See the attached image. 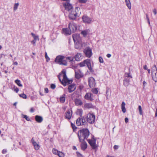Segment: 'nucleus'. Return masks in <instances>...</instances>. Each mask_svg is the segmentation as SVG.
Instances as JSON below:
<instances>
[{
  "mask_svg": "<svg viewBox=\"0 0 157 157\" xmlns=\"http://www.w3.org/2000/svg\"><path fill=\"white\" fill-rule=\"evenodd\" d=\"M95 119V117L94 114L89 113L86 116L80 117L76 120V124L79 126L81 125H84L86 128L87 127V122L90 124H93Z\"/></svg>",
  "mask_w": 157,
  "mask_h": 157,
  "instance_id": "1",
  "label": "nucleus"
},
{
  "mask_svg": "<svg viewBox=\"0 0 157 157\" xmlns=\"http://www.w3.org/2000/svg\"><path fill=\"white\" fill-rule=\"evenodd\" d=\"M153 12L155 15L156 14L157 12H156V9H154V10H153Z\"/></svg>",
  "mask_w": 157,
  "mask_h": 157,
  "instance_id": "58",
  "label": "nucleus"
},
{
  "mask_svg": "<svg viewBox=\"0 0 157 157\" xmlns=\"http://www.w3.org/2000/svg\"><path fill=\"white\" fill-rule=\"evenodd\" d=\"M76 86L75 84H70L68 85V91L69 93H71L74 91L76 89Z\"/></svg>",
  "mask_w": 157,
  "mask_h": 157,
  "instance_id": "14",
  "label": "nucleus"
},
{
  "mask_svg": "<svg viewBox=\"0 0 157 157\" xmlns=\"http://www.w3.org/2000/svg\"><path fill=\"white\" fill-rule=\"evenodd\" d=\"M76 154L78 157H84L78 151H77Z\"/></svg>",
  "mask_w": 157,
  "mask_h": 157,
  "instance_id": "46",
  "label": "nucleus"
},
{
  "mask_svg": "<svg viewBox=\"0 0 157 157\" xmlns=\"http://www.w3.org/2000/svg\"><path fill=\"white\" fill-rule=\"evenodd\" d=\"M84 52L86 56L90 58L92 55V49L89 47H87L84 50Z\"/></svg>",
  "mask_w": 157,
  "mask_h": 157,
  "instance_id": "7",
  "label": "nucleus"
},
{
  "mask_svg": "<svg viewBox=\"0 0 157 157\" xmlns=\"http://www.w3.org/2000/svg\"><path fill=\"white\" fill-rule=\"evenodd\" d=\"M89 85L90 88L95 87V81L94 78L91 77L88 79Z\"/></svg>",
  "mask_w": 157,
  "mask_h": 157,
  "instance_id": "11",
  "label": "nucleus"
},
{
  "mask_svg": "<svg viewBox=\"0 0 157 157\" xmlns=\"http://www.w3.org/2000/svg\"><path fill=\"white\" fill-rule=\"evenodd\" d=\"M91 91L92 93L96 94L98 93V90L97 88H94L92 89Z\"/></svg>",
  "mask_w": 157,
  "mask_h": 157,
  "instance_id": "40",
  "label": "nucleus"
},
{
  "mask_svg": "<svg viewBox=\"0 0 157 157\" xmlns=\"http://www.w3.org/2000/svg\"><path fill=\"white\" fill-rule=\"evenodd\" d=\"M7 150L6 149H3L2 151V153L3 154H5L7 152Z\"/></svg>",
  "mask_w": 157,
  "mask_h": 157,
  "instance_id": "50",
  "label": "nucleus"
},
{
  "mask_svg": "<svg viewBox=\"0 0 157 157\" xmlns=\"http://www.w3.org/2000/svg\"><path fill=\"white\" fill-rule=\"evenodd\" d=\"M125 121L126 123H127L128 121V119L127 117L125 118Z\"/></svg>",
  "mask_w": 157,
  "mask_h": 157,
  "instance_id": "59",
  "label": "nucleus"
},
{
  "mask_svg": "<svg viewBox=\"0 0 157 157\" xmlns=\"http://www.w3.org/2000/svg\"><path fill=\"white\" fill-rule=\"evenodd\" d=\"M63 6L65 10L68 11H70L74 9L72 5L69 2H66L63 3Z\"/></svg>",
  "mask_w": 157,
  "mask_h": 157,
  "instance_id": "9",
  "label": "nucleus"
},
{
  "mask_svg": "<svg viewBox=\"0 0 157 157\" xmlns=\"http://www.w3.org/2000/svg\"><path fill=\"white\" fill-rule=\"evenodd\" d=\"M130 82V78H124L123 80V84L125 86H127L129 85Z\"/></svg>",
  "mask_w": 157,
  "mask_h": 157,
  "instance_id": "21",
  "label": "nucleus"
},
{
  "mask_svg": "<svg viewBox=\"0 0 157 157\" xmlns=\"http://www.w3.org/2000/svg\"><path fill=\"white\" fill-rule=\"evenodd\" d=\"M63 33L67 35H70L71 34V31L69 28H63L62 29Z\"/></svg>",
  "mask_w": 157,
  "mask_h": 157,
  "instance_id": "18",
  "label": "nucleus"
},
{
  "mask_svg": "<svg viewBox=\"0 0 157 157\" xmlns=\"http://www.w3.org/2000/svg\"><path fill=\"white\" fill-rule=\"evenodd\" d=\"M62 75V74H61V73H60L59 74V75H58V78L59 80V81L61 83V82H62V81L61 79H60V75Z\"/></svg>",
  "mask_w": 157,
  "mask_h": 157,
  "instance_id": "53",
  "label": "nucleus"
},
{
  "mask_svg": "<svg viewBox=\"0 0 157 157\" xmlns=\"http://www.w3.org/2000/svg\"><path fill=\"white\" fill-rule=\"evenodd\" d=\"M75 105L77 106L81 105L82 104V103L81 100L78 98L75 99Z\"/></svg>",
  "mask_w": 157,
  "mask_h": 157,
  "instance_id": "27",
  "label": "nucleus"
},
{
  "mask_svg": "<svg viewBox=\"0 0 157 157\" xmlns=\"http://www.w3.org/2000/svg\"><path fill=\"white\" fill-rule=\"evenodd\" d=\"M65 94H63L62 96L60 97L59 98V101L60 102L63 103L65 102Z\"/></svg>",
  "mask_w": 157,
  "mask_h": 157,
  "instance_id": "28",
  "label": "nucleus"
},
{
  "mask_svg": "<svg viewBox=\"0 0 157 157\" xmlns=\"http://www.w3.org/2000/svg\"><path fill=\"white\" fill-rule=\"evenodd\" d=\"M82 18L83 22L86 23L90 24L92 21V18L85 14L83 15Z\"/></svg>",
  "mask_w": 157,
  "mask_h": 157,
  "instance_id": "10",
  "label": "nucleus"
},
{
  "mask_svg": "<svg viewBox=\"0 0 157 157\" xmlns=\"http://www.w3.org/2000/svg\"><path fill=\"white\" fill-rule=\"evenodd\" d=\"M35 119L37 122L39 123H41L43 120V117L39 115H36L35 116Z\"/></svg>",
  "mask_w": 157,
  "mask_h": 157,
  "instance_id": "25",
  "label": "nucleus"
},
{
  "mask_svg": "<svg viewBox=\"0 0 157 157\" xmlns=\"http://www.w3.org/2000/svg\"><path fill=\"white\" fill-rule=\"evenodd\" d=\"M88 32V31L87 30H85L82 31L81 32V33L82 34L84 37H85L87 35V33Z\"/></svg>",
  "mask_w": 157,
  "mask_h": 157,
  "instance_id": "34",
  "label": "nucleus"
},
{
  "mask_svg": "<svg viewBox=\"0 0 157 157\" xmlns=\"http://www.w3.org/2000/svg\"><path fill=\"white\" fill-rule=\"evenodd\" d=\"M72 37L74 42L82 41L79 34H75L73 35Z\"/></svg>",
  "mask_w": 157,
  "mask_h": 157,
  "instance_id": "13",
  "label": "nucleus"
},
{
  "mask_svg": "<svg viewBox=\"0 0 157 157\" xmlns=\"http://www.w3.org/2000/svg\"><path fill=\"white\" fill-rule=\"evenodd\" d=\"M73 149L75 150H77V149L75 146H73Z\"/></svg>",
  "mask_w": 157,
  "mask_h": 157,
  "instance_id": "63",
  "label": "nucleus"
},
{
  "mask_svg": "<svg viewBox=\"0 0 157 157\" xmlns=\"http://www.w3.org/2000/svg\"><path fill=\"white\" fill-rule=\"evenodd\" d=\"M71 126L73 131H74L77 128V127L75 126V124L72 122H71Z\"/></svg>",
  "mask_w": 157,
  "mask_h": 157,
  "instance_id": "44",
  "label": "nucleus"
},
{
  "mask_svg": "<svg viewBox=\"0 0 157 157\" xmlns=\"http://www.w3.org/2000/svg\"><path fill=\"white\" fill-rule=\"evenodd\" d=\"M44 92L45 93H47L48 92V89L47 88H45L44 89Z\"/></svg>",
  "mask_w": 157,
  "mask_h": 157,
  "instance_id": "55",
  "label": "nucleus"
},
{
  "mask_svg": "<svg viewBox=\"0 0 157 157\" xmlns=\"http://www.w3.org/2000/svg\"><path fill=\"white\" fill-rule=\"evenodd\" d=\"M68 28H70L71 32H72L75 31L77 29L75 24L73 21L70 22L68 25Z\"/></svg>",
  "mask_w": 157,
  "mask_h": 157,
  "instance_id": "8",
  "label": "nucleus"
},
{
  "mask_svg": "<svg viewBox=\"0 0 157 157\" xmlns=\"http://www.w3.org/2000/svg\"><path fill=\"white\" fill-rule=\"evenodd\" d=\"M146 19H147V20H149V19L148 14H146Z\"/></svg>",
  "mask_w": 157,
  "mask_h": 157,
  "instance_id": "62",
  "label": "nucleus"
},
{
  "mask_svg": "<svg viewBox=\"0 0 157 157\" xmlns=\"http://www.w3.org/2000/svg\"><path fill=\"white\" fill-rule=\"evenodd\" d=\"M93 95V94L91 93H87L85 95L84 98L86 100H88L91 101L94 100L92 98Z\"/></svg>",
  "mask_w": 157,
  "mask_h": 157,
  "instance_id": "15",
  "label": "nucleus"
},
{
  "mask_svg": "<svg viewBox=\"0 0 157 157\" xmlns=\"http://www.w3.org/2000/svg\"><path fill=\"white\" fill-rule=\"evenodd\" d=\"M19 96L20 97H21L24 99H26L27 98L26 95L24 93H23L21 94H19Z\"/></svg>",
  "mask_w": 157,
  "mask_h": 157,
  "instance_id": "41",
  "label": "nucleus"
},
{
  "mask_svg": "<svg viewBox=\"0 0 157 157\" xmlns=\"http://www.w3.org/2000/svg\"><path fill=\"white\" fill-rule=\"evenodd\" d=\"M111 55L110 54H108L106 55V56L108 58H110L111 57Z\"/></svg>",
  "mask_w": 157,
  "mask_h": 157,
  "instance_id": "60",
  "label": "nucleus"
},
{
  "mask_svg": "<svg viewBox=\"0 0 157 157\" xmlns=\"http://www.w3.org/2000/svg\"><path fill=\"white\" fill-rule=\"evenodd\" d=\"M125 2L126 3V5L129 9H131V5L130 0H125Z\"/></svg>",
  "mask_w": 157,
  "mask_h": 157,
  "instance_id": "30",
  "label": "nucleus"
},
{
  "mask_svg": "<svg viewBox=\"0 0 157 157\" xmlns=\"http://www.w3.org/2000/svg\"><path fill=\"white\" fill-rule=\"evenodd\" d=\"M124 78H132V77L130 72L125 73L124 75Z\"/></svg>",
  "mask_w": 157,
  "mask_h": 157,
  "instance_id": "31",
  "label": "nucleus"
},
{
  "mask_svg": "<svg viewBox=\"0 0 157 157\" xmlns=\"http://www.w3.org/2000/svg\"><path fill=\"white\" fill-rule=\"evenodd\" d=\"M45 58L46 59V60L47 62H48L50 60V58L48 57L47 53L46 52L45 53Z\"/></svg>",
  "mask_w": 157,
  "mask_h": 157,
  "instance_id": "45",
  "label": "nucleus"
},
{
  "mask_svg": "<svg viewBox=\"0 0 157 157\" xmlns=\"http://www.w3.org/2000/svg\"><path fill=\"white\" fill-rule=\"evenodd\" d=\"M82 56V54L81 53H77L75 56V59L77 61H79L82 58L81 57Z\"/></svg>",
  "mask_w": 157,
  "mask_h": 157,
  "instance_id": "24",
  "label": "nucleus"
},
{
  "mask_svg": "<svg viewBox=\"0 0 157 157\" xmlns=\"http://www.w3.org/2000/svg\"><path fill=\"white\" fill-rule=\"evenodd\" d=\"M30 111L31 112L33 113L34 111V110L33 108H31L30 110Z\"/></svg>",
  "mask_w": 157,
  "mask_h": 157,
  "instance_id": "61",
  "label": "nucleus"
},
{
  "mask_svg": "<svg viewBox=\"0 0 157 157\" xmlns=\"http://www.w3.org/2000/svg\"><path fill=\"white\" fill-rule=\"evenodd\" d=\"M86 64L87 67L90 72L92 73L94 72V71L91 67L90 61L89 59L85 60L79 63V65L80 67H84L85 66Z\"/></svg>",
  "mask_w": 157,
  "mask_h": 157,
  "instance_id": "5",
  "label": "nucleus"
},
{
  "mask_svg": "<svg viewBox=\"0 0 157 157\" xmlns=\"http://www.w3.org/2000/svg\"><path fill=\"white\" fill-rule=\"evenodd\" d=\"M89 135L90 132L87 128L81 129L78 132V136L80 142H82L85 139H88Z\"/></svg>",
  "mask_w": 157,
  "mask_h": 157,
  "instance_id": "2",
  "label": "nucleus"
},
{
  "mask_svg": "<svg viewBox=\"0 0 157 157\" xmlns=\"http://www.w3.org/2000/svg\"><path fill=\"white\" fill-rule=\"evenodd\" d=\"M34 40L36 41L37 40H39L38 36L35 35L33 37Z\"/></svg>",
  "mask_w": 157,
  "mask_h": 157,
  "instance_id": "51",
  "label": "nucleus"
},
{
  "mask_svg": "<svg viewBox=\"0 0 157 157\" xmlns=\"http://www.w3.org/2000/svg\"><path fill=\"white\" fill-rule=\"evenodd\" d=\"M99 61L101 63H103L104 61L102 57L100 56L99 57Z\"/></svg>",
  "mask_w": 157,
  "mask_h": 157,
  "instance_id": "47",
  "label": "nucleus"
},
{
  "mask_svg": "<svg viewBox=\"0 0 157 157\" xmlns=\"http://www.w3.org/2000/svg\"><path fill=\"white\" fill-rule=\"evenodd\" d=\"M59 157H64V154L62 152L59 151L57 155Z\"/></svg>",
  "mask_w": 157,
  "mask_h": 157,
  "instance_id": "36",
  "label": "nucleus"
},
{
  "mask_svg": "<svg viewBox=\"0 0 157 157\" xmlns=\"http://www.w3.org/2000/svg\"><path fill=\"white\" fill-rule=\"evenodd\" d=\"M157 71V68L155 65H154L151 67V73Z\"/></svg>",
  "mask_w": 157,
  "mask_h": 157,
  "instance_id": "32",
  "label": "nucleus"
},
{
  "mask_svg": "<svg viewBox=\"0 0 157 157\" xmlns=\"http://www.w3.org/2000/svg\"><path fill=\"white\" fill-rule=\"evenodd\" d=\"M138 109L139 112L140 114L141 115H143V113L142 111L141 107L140 105L139 106Z\"/></svg>",
  "mask_w": 157,
  "mask_h": 157,
  "instance_id": "37",
  "label": "nucleus"
},
{
  "mask_svg": "<svg viewBox=\"0 0 157 157\" xmlns=\"http://www.w3.org/2000/svg\"><path fill=\"white\" fill-rule=\"evenodd\" d=\"M52 152L55 155H57L58 153L59 152V151L57 150L56 149H55L53 148L52 149Z\"/></svg>",
  "mask_w": 157,
  "mask_h": 157,
  "instance_id": "42",
  "label": "nucleus"
},
{
  "mask_svg": "<svg viewBox=\"0 0 157 157\" xmlns=\"http://www.w3.org/2000/svg\"><path fill=\"white\" fill-rule=\"evenodd\" d=\"M84 107L85 108L91 109L94 108V106L91 103H86L84 105Z\"/></svg>",
  "mask_w": 157,
  "mask_h": 157,
  "instance_id": "23",
  "label": "nucleus"
},
{
  "mask_svg": "<svg viewBox=\"0 0 157 157\" xmlns=\"http://www.w3.org/2000/svg\"><path fill=\"white\" fill-rule=\"evenodd\" d=\"M119 148V146L118 145H115L113 147V148L114 150H116Z\"/></svg>",
  "mask_w": 157,
  "mask_h": 157,
  "instance_id": "52",
  "label": "nucleus"
},
{
  "mask_svg": "<svg viewBox=\"0 0 157 157\" xmlns=\"http://www.w3.org/2000/svg\"><path fill=\"white\" fill-rule=\"evenodd\" d=\"M75 77L77 79H79L83 76V75L82 74L81 71L80 70L78 71H75Z\"/></svg>",
  "mask_w": 157,
  "mask_h": 157,
  "instance_id": "17",
  "label": "nucleus"
},
{
  "mask_svg": "<svg viewBox=\"0 0 157 157\" xmlns=\"http://www.w3.org/2000/svg\"><path fill=\"white\" fill-rule=\"evenodd\" d=\"M87 2V0H79V2L81 3H85Z\"/></svg>",
  "mask_w": 157,
  "mask_h": 157,
  "instance_id": "49",
  "label": "nucleus"
},
{
  "mask_svg": "<svg viewBox=\"0 0 157 157\" xmlns=\"http://www.w3.org/2000/svg\"><path fill=\"white\" fill-rule=\"evenodd\" d=\"M65 57L63 56L59 55L57 56L55 59V62L58 63L60 64V63L64 58Z\"/></svg>",
  "mask_w": 157,
  "mask_h": 157,
  "instance_id": "16",
  "label": "nucleus"
},
{
  "mask_svg": "<svg viewBox=\"0 0 157 157\" xmlns=\"http://www.w3.org/2000/svg\"><path fill=\"white\" fill-rule=\"evenodd\" d=\"M152 80L155 82H157V71L151 73Z\"/></svg>",
  "mask_w": 157,
  "mask_h": 157,
  "instance_id": "26",
  "label": "nucleus"
},
{
  "mask_svg": "<svg viewBox=\"0 0 157 157\" xmlns=\"http://www.w3.org/2000/svg\"><path fill=\"white\" fill-rule=\"evenodd\" d=\"M81 142L82 143L81 145V148L82 150L84 151L87 148V144L85 140Z\"/></svg>",
  "mask_w": 157,
  "mask_h": 157,
  "instance_id": "22",
  "label": "nucleus"
},
{
  "mask_svg": "<svg viewBox=\"0 0 157 157\" xmlns=\"http://www.w3.org/2000/svg\"><path fill=\"white\" fill-rule=\"evenodd\" d=\"M79 8L77 7L71 10L69 14V19L72 20H75L77 17H78L81 13L79 11Z\"/></svg>",
  "mask_w": 157,
  "mask_h": 157,
  "instance_id": "3",
  "label": "nucleus"
},
{
  "mask_svg": "<svg viewBox=\"0 0 157 157\" xmlns=\"http://www.w3.org/2000/svg\"><path fill=\"white\" fill-rule=\"evenodd\" d=\"M31 142L34 147L35 149L36 150H38L40 148V146L35 141L33 138L31 140Z\"/></svg>",
  "mask_w": 157,
  "mask_h": 157,
  "instance_id": "20",
  "label": "nucleus"
},
{
  "mask_svg": "<svg viewBox=\"0 0 157 157\" xmlns=\"http://www.w3.org/2000/svg\"><path fill=\"white\" fill-rule=\"evenodd\" d=\"M87 140L93 149H95L98 147V146L96 144V139H94L93 140L88 139H87Z\"/></svg>",
  "mask_w": 157,
  "mask_h": 157,
  "instance_id": "6",
  "label": "nucleus"
},
{
  "mask_svg": "<svg viewBox=\"0 0 157 157\" xmlns=\"http://www.w3.org/2000/svg\"><path fill=\"white\" fill-rule=\"evenodd\" d=\"M74 43L75 47L76 49H81L83 47V46L85 45V43L82 41Z\"/></svg>",
  "mask_w": 157,
  "mask_h": 157,
  "instance_id": "12",
  "label": "nucleus"
},
{
  "mask_svg": "<svg viewBox=\"0 0 157 157\" xmlns=\"http://www.w3.org/2000/svg\"><path fill=\"white\" fill-rule=\"evenodd\" d=\"M143 68L145 70H147L148 69L147 68V65H145L143 66Z\"/></svg>",
  "mask_w": 157,
  "mask_h": 157,
  "instance_id": "56",
  "label": "nucleus"
},
{
  "mask_svg": "<svg viewBox=\"0 0 157 157\" xmlns=\"http://www.w3.org/2000/svg\"><path fill=\"white\" fill-rule=\"evenodd\" d=\"M125 104L124 101L122 102L121 105V109L122 112L124 113L126 112V109L125 108Z\"/></svg>",
  "mask_w": 157,
  "mask_h": 157,
  "instance_id": "29",
  "label": "nucleus"
},
{
  "mask_svg": "<svg viewBox=\"0 0 157 157\" xmlns=\"http://www.w3.org/2000/svg\"><path fill=\"white\" fill-rule=\"evenodd\" d=\"M18 5H19L18 3H15L14 4V8H13V10L14 11H15L17 10Z\"/></svg>",
  "mask_w": 157,
  "mask_h": 157,
  "instance_id": "43",
  "label": "nucleus"
},
{
  "mask_svg": "<svg viewBox=\"0 0 157 157\" xmlns=\"http://www.w3.org/2000/svg\"><path fill=\"white\" fill-rule=\"evenodd\" d=\"M12 90L15 91L16 93H17L19 91V89L17 86H14L12 89Z\"/></svg>",
  "mask_w": 157,
  "mask_h": 157,
  "instance_id": "39",
  "label": "nucleus"
},
{
  "mask_svg": "<svg viewBox=\"0 0 157 157\" xmlns=\"http://www.w3.org/2000/svg\"><path fill=\"white\" fill-rule=\"evenodd\" d=\"M15 82L18 86L20 87L22 86V85L21 83V82L20 80L18 79H16L15 81Z\"/></svg>",
  "mask_w": 157,
  "mask_h": 157,
  "instance_id": "33",
  "label": "nucleus"
},
{
  "mask_svg": "<svg viewBox=\"0 0 157 157\" xmlns=\"http://www.w3.org/2000/svg\"><path fill=\"white\" fill-rule=\"evenodd\" d=\"M21 115L23 118H25L27 121H31L30 119L27 115H24L23 114H22Z\"/></svg>",
  "mask_w": 157,
  "mask_h": 157,
  "instance_id": "35",
  "label": "nucleus"
},
{
  "mask_svg": "<svg viewBox=\"0 0 157 157\" xmlns=\"http://www.w3.org/2000/svg\"><path fill=\"white\" fill-rule=\"evenodd\" d=\"M63 74V78L61 84L64 86H65L73 82L72 79H69L66 75V71L64 70H63L61 73Z\"/></svg>",
  "mask_w": 157,
  "mask_h": 157,
  "instance_id": "4",
  "label": "nucleus"
},
{
  "mask_svg": "<svg viewBox=\"0 0 157 157\" xmlns=\"http://www.w3.org/2000/svg\"><path fill=\"white\" fill-rule=\"evenodd\" d=\"M36 42V40H33L31 41V43L32 44H33L34 45H35Z\"/></svg>",
  "mask_w": 157,
  "mask_h": 157,
  "instance_id": "54",
  "label": "nucleus"
},
{
  "mask_svg": "<svg viewBox=\"0 0 157 157\" xmlns=\"http://www.w3.org/2000/svg\"><path fill=\"white\" fill-rule=\"evenodd\" d=\"M60 65L67 66V63L66 60L63 59L61 62L60 63Z\"/></svg>",
  "mask_w": 157,
  "mask_h": 157,
  "instance_id": "38",
  "label": "nucleus"
},
{
  "mask_svg": "<svg viewBox=\"0 0 157 157\" xmlns=\"http://www.w3.org/2000/svg\"><path fill=\"white\" fill-rule=\"evenodd\" d=\"M147 82H145V81H144L143 82V84L144 86V87L146 85H147Z\"/></svg>",
  "mask_w": 157,
  "mask_h": 157,
  "instance_id": "57",
  "label": "nucleus"
},
{
  "mask_svg": "<svg viewBox=\"0 0 157 157\" xmlns=\"http://www.w3.org/2000/svg\"><path fill=\"white\" fill-rule=\"evenodd\" d=\"M155 117L157 116V108H156V111H155Z\"/></svg>",
  "mask_w": 157,
  "mask_h": 157,
  "instance_id": "64",
  "label": "nucleus"
},
{
  "mask_svg": "<svg viewBox=\"0 0 157 157\" xmlns=\"http://www.w3.org/2000/svg\"><path fill=\"white\" fill-rule=\"evenodd\" d=\"M56 87V85L54 84H52L50 86V87L52 89H54Z\"/></svg>",
  "mask_w": 157,
  "mask_h": 157,
  "instance_id": "48",
  "label": "nucleus"
},
{
  "mask_svg": "<svg viewBox=\"0 0 157 157\" xmlns=\"http://www.w3.org/2000/svg\"><path fill=\"white\" fill-rule=\"evenodd\" d=\"M71 112L72 111L71 110ZM72 115V113H71L70 111L69 110H67L66 113H65V117L66 119L68 120H70L71 117Z\"/></svg>",
  "mask_w": 157,
  "mask_h": 157,
  "instance_id": "19",
  "label": "nucleus"
}]
</instances>
